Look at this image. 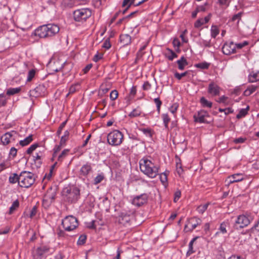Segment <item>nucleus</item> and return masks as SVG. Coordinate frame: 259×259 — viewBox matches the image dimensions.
Returning a JSON list of instances; mask_svg holds the SVG:
<instances>
[{
    "instance_id": "nucleus-1",
    "label": "nucleus",
    "mask_w": 259,
    "mask_h": 259,
    "mask_svg": "<svg viewBox=\"0 0 259 259\" xmlns=\"http://www.w3.org/2000/svg\"><path fill=\"white\" fill-rule=\"evenodd\" d=\"M60 28L57 25L48 24L39 26L35 30L34 35L40 38L51 37L59 31Z\"/></svg>"
},
{
    "instance_id": "nucleus-2",
    "label": "nucleus",
    "mask_w": 259,
    "mask_h": 259,
    "mask_svg": "<svg viewBox=\"0 0 259 259\" xmlns=\"http://www.w3.org/2000/svg\"><path fill=\"white\" fill-rule=\"evenodd\" d=\"M140 168L142 172L151 178L158 175V167L147 158H143L140 161Z\"/></svg>"
},
{
    "instance_id": "nucleus-3",
    "label": "nucleus",
    "mask_w": 259,
    "mask_h": 259,
    "mask_svg": "<svg viewBox=\"0 0 259 259\" xmlns=\"http://www.w3.org/2000/svg\"><path fill=\"white\" fill-rule=\"evenodd\" d=\"M19 179V186L23 188L30 187L35 182L34 175L27 171H23L21 172Z\"/></svg>"
},
{
    "instance_id": "nucleus-4",
    "label": "nucleus",
    "mask_w": 259,
    "mask_h": 259,
    "mask_svg": "<svg viewBox=\"0 0 259 259\" xmlns=\"http://www.w3.org/2000/svg\"><path fill=\"white\" fill-rule=\"evenodd\" d=\"M63 195L68 202L74 203L80 198V190L75 187L70 189L66 188L63 191Z\"/></svg>"
},
{
    "instance_id": "nucleus-5",
    "label": "nucleus",
    "mask_w": 259,
    "mask_h": 259,
    "mask_svg": "<svg viewBox=\"0 0 259 259\" xmlns=\"http://www.w3.org/2000/svg\"><path fill=\"white\" fill-rule=\"evenodd\" d=\"M253 220L252 217L248 214L239 215L233 225V228L237 230H240L248 226Z\"/></svg>"
},
{
    "instance_id": "nucleus-6",
    "label": "nucleus",
    "mask_w": 259,
    "mask_h": 259,
    "mask_svg": "<svg viewBox=\"0 0 259 259\" xmlns=\"http://www.w3.org/2000/svg\"><path fill=\"white\" fill-rule=\"evenodd\" d=\"M123 134L119 131L114 130L110 132L107 136V141L112 146L120 145L123 140Z\"/></svg>"
},
{
    "instance_id": "nucleus-7",
    "label": "nucleus",
    "mask_w": 259,
    "mask_h": 259,
    "mask_svg": "<svg viewBox=\"0 0 259 259\" xmlns=\"http://www.w3.org/2000/svg\"><path fill=\"white\" fill-rule=\"evenodd\" d=\"M62 225L65 230L71 231L77 227L78 223L77 219L72 216L66 217L62 221Z\"/></svg>"
},
{
    "instance_id": "nucleus-8",
    "label": "nucleus",
    "mask_w": 259,
    "mask_h": 259,
    "mask_svg": "<svg viewBox=\"0 0 259 259\" xmlns=\"http://www.w3.org/2000/svg\"><path fill=\"white\" fill-rule=\"evenodd\" d=\"M92 15V11L90 9L83 8L77 9L73 12L74 19L76 21H85Z\"/></svg>"
},
{
    "instance_id": "nucleus-9",
    "label": "nucleus",
    "mask_w": 259,
    "mask_h": 259,
    "mask_svg": "<svg viewBox=\"0 0 259 259\" xmlns=\"http://www.w3.org/2000/svg\"><path fill=\"white\" fill-rule=\"evenodd\" d=\"M56 195L55 191H52V188L47 190L42 200V205L45 208L47 209L51 206L55 199Z\"/></svg>"
},
{
    "instance_id": "nucleus-10",
    "label": "nucleus",
    "mask_w": 259,
    "mask_h": 259,
    "mask_svg": "<svg viewBox=\"0 0 259 259\" xmlns=\"http://www.w3.org/2000/svg\"><path fill=\"white\" fill-rule=\"evenodd\" d=\"M202 221L198 218L194 217L190 219L188 224L185 226L186 231H192L201 224Z\"/></svg>"
},
{
    "instance_id": "nucleus-11",
    "label": "nucleus",
    "mask_w": 259,
    "mask_h": 259,
    "mask_svg": "<svg viewBox=\"0 0 259 259\" xmlns=\"http://www.w3.org/2000/svg\"><path fill=\"white\" fill-rule=\"evenodd\" d=\"M148 197L147 194L145 193L137 196L133 199L132 203L134 205L140 207L147 203Z\"/></svg>"
},
{
    "instance_id": "nucleus-12",
    "label": "nucleus",
    "mask_w": 259,
    "mask_h": 259,
    "mask_svg": "<svg viewBox=\"0 0 259 259\" xmlns=\"http://www.w3.org/2000/svg\"><path fill=\"white\" fill-rule=\"evenodd\" d=\"M50 248L48 245H41L37 248L33 259H41L42 256L50 251Z\"/></svg>"
},
{
    "instance_id": "nucleus-13",
    "label": "nucleus",
    "mask_w": 259,
    "mask_h": 259,
    "mask_svg": "<svg viewBox=\"0 0 259 259\" xmlns=\"http://www.w3.org/2000/svg\"><path fill=\"white\" fill-rule=\"evenodd\" d=\"M133 216L125 212H122L120 213L118 217V222L123 225L126 226L129 224Z\"/></svg>"
},
{
    "instance_id": "nucleus-14",
    "label": "nucleus",
    "mask_w": 259,
    "mask_h": 259,
    "mask_svg": "<svg viewBox=\"0 0 259 259\" xmlns=\"http://www.w3.org/2000/svg\"><path fill=\"white\" fill-rule=\"evenodd\" d=\"M208 116V113L207 111L202 110L195 114L193 116L194 121L199 123H205L206 120L205 117Z\"/></svg>"
},
{
    "instance_id": "nucleus-15",
    "label": "nucleus",
    "mask_w": 259,
    "mask_h": 259,
    "mask_svg": "<svg viewBox=\"0 0 259 259\" xmlns=\"http://www.w3.org/2000/svg\"><path fill=\"white\" fill-rule=\"evenodd\" d=\"M223 53L227 55L236 53V47L233 42H230L229 44L226 43L222 47Z\"/></svg>"
},
{
    "instance_id": "nucleus-16",
    "label": "nucleus",
    "mask_w": 259,
    "mask_h": 259,
    "mask_svg": "<svg viewBox=\"0 0 259 259\" xmlns=\"http://www.w3.org/2000/svg\"><path fill=\"white\" fill-rule=\"evenodd\" d=\"M243 180V176L241 174H236L229 176L226 180V185H229L231 184L238 182Z\"/></svg>"
},
{
    "instance_id": "nucleus-17",
    "label": "nucleus",
    "mask_w": 259,
    "mask_h": 259,
    "mask_svg": "<svg viewBox=\"0 0 259 259\" xmlns=\"http://www.w3.org/2000/svg\"><path fill=\"white\" fill-rule=\"evenodd\" d=\"M45 90V87L44 85L40 84L34 89L30 91L31 96L37 97L44 95Z\"/></svg>"
},
{
    "instance_id": "nucleus-18",
    "label": "nucleus",
    "mask_w": 259,
    "mask_h": 259,
    "mask_svg": "<svg viewBox=\"0 0 259 259\" xmlns=\"http://www.w3.org/2000/svg\"><path fill=\"white\" fill-rule=\"evenodd\" d=\"M208 92L213 96H217L220 93V87L213 82H211L208 85Z\"/></svg>"
},
{
    "instance_id": "nucleus-19",
    "label": "nucleus",
    "mask_w": 259,
    "mask_h": 259,
    "mask_svg": "<svg viewBox=\"0 0 259 259\" xmlns=\"http://www.w3.org/2000/svg\"><path fill=\"white\" fill-rule=\"evenodd\" d=\"M92 166L90 163H87L85 164L82 165L80 170V174L83 176H88L92 171Z\"/></svg>"
},
{
    "instance_id": "nucleus-20",
    "label": "nucleus",
    "mask_w": 259,
    "mask_h": 259,
    "mask_svg": "<svg viewBox=\"0 0 259 259\" xmlns=\"http://www.w3.org/2000/svg\"><path fill=\"white\" fill-rule=\"evenodd\" d=\"M120 40L123 46H127L131 43V37L127 34H121L120 36Z\"/></svg>"
},
{
    "instance_id": "nucleus-21",
    "label": "nucleus",
    "mask_w": 259,
    "mask_h": 259,
    "mask_svg": "<svg viewBox=\"0 0 259 259\" xmlns=\"http://www.w3.org/2000/svg\"><path fill=\"white\" fill-rule=\"evenodd\" d=\"M164 55L169 60L172 61L174 58H177L178 55L172 50L167 48Z\"/></svg>"
},
{
    "instance_id": "nucleus-22",
    "label": "nucleus",
    "mask_w": 259,
    "mask_h": 259,
    "mask_svg": "<svg viewBox=\"0 0 259 259\" xmlns=\"http://www.w3.org/2000/svg\"><path fill=\"white\" fill-rule=\"evenodd\" d=\"M12 137V134L7 133L1 137V142L4 145H7L10 142V139Z\"/></svg>"
},
{
    "instance_id": "nucleus-23",
    "label": "nucleus",
    "mask_w": 259,
    "mask_h": 259,
    "mask_svg": "<svg viewBox=\"0 0 259 259\" xmlns=\"http://www.w3.org/2000/svg\"><path fill=\"white\" fill-rule=\"evenodd\" d=\"M74 3V0H62L61 6L65 8H71L73 7Z\"/></svg>"
},
{
    "instance_id": "nucleus-24",
    "label": "nucleus",
    "mask_w": 259,
    "mask_h": 259,
    "mask_svg": "<svg viewBox=\"0 0 259 259\" xmlns=\"http://www.w3.org/2000/svg\"><path fill=\"white\" fill-rule=\"evenodd\" d=\"M200 103L203 107L211 108L212 105V103L211 102L207 100L204 97H202L200 99Z\"/></svg>"
},
{
    "instance_id": "nucleus-25",
    "label": "nucleus",
    "mask_w": 259,
    "mask_h": 259,
    "mask_svg": "<svg viewBox=\"0 0 259 259\" xmlns=\"http://www.w3.org/2000/svg\"><path fill=\"white\" fill-rule=\"evenodd\" d=\"M199 238V237L197 236L194 237L192 239V240L190 242L189 244V249L187 252V255H190L193 253L194 252V251L193 250V245L194 242Z\"/></svg>"
},
{
    "instance_id": "nucleus-26",
    "label": "nucleus",
    "mask_w": 259,
    "mask_h": 259,
    "mask_svg": "<svg viewBox=\"0 0 259 259\" xmlns=\"http://www.w3.org/2000/svg\"><path fill=\"white\" fill-rule=\"evenodd\" d=\"M32 136V135H30L23 140H21L19 142L20 145L22 146H25L28 145L33 140Z\"/></svg>"
},
{
    "instance_id": "nucleus-27",
    "label": "nucleus",
    "mask_w": 259,
    "mask_h": 259,
    "mask_svg": "<svg viewBox=\"0 0 259 259\" xmlns=\"http://www.w3.org/2000/svg\"><path fill=\"white\" fill-rule=\"evenodd\" d=\"M21 91V88H9L7 91V95L9 96L14 95L19 93Z\"/></svg>"
},
{
    "instance_id": "nucleus-28",
    "label": "nucleus",
    "mask_w": 259,
    "mask_h": 259,
    "mask_svg": "<svg viewBox=\"0 0 259 259\" xmlns=\"http://www.w3.org/2000/svg\"><path fill=\"white\" fill-rule=\"evenodd\" d=\"M191 72H192V71L191 70L186 71L182 73H179L176 72L175 73L174 76L178 80H181L183 77L190 75Z\"/></svg>"
},
{
    "instance_id": "nucleus-29",
    "label": "nucleus",
    "mask_w": 259,
    "mask_h": 259,
    "mask_svg": "<svg viewBox=\"0 0 259 259\" xmlns=\"http://www.w3.org/2000/svg\"><path fill=\"white\" fill-rule=\"evenodd\" d=\"M255 232H259V219L254 223L253 226L250 229L247 230V232L251 233H254Z\"/></svg>"
},
{
    "instance_id": "nucleus-30",
    "label": "nucleus",
    "mask_w": 259,
    "mask_h": 259,
    "mask_svg": "<svg viewBox=\"0 0 259 259\" xmlns=\"http://www.w3.org/2000/svg\"><path fill=\"white\" fill-rule=\"evenodd\" d=\"M258 80L259 76L257 72L253 73V74H250L248 75V81L249 82H254Z\"/></svg>"
},
{
    "instance_id": "nucleus-31",
    "label": "nucleus",
    "mask_w": 259,
    "mask_h": 259,
    "mask_svg": "<svg viewBox=\"0 0 259 259\" xmlns=\"http://www.w3.org/2000/svg\"><path fill=\"white\" fill-rule=\"evenodd\" d=\"M142 111L139 107L134 109L128 115L130 117H136L141 115Z\"/></svg>"
},
{
    "instance_id": "nucleus-32",
    "label": "nucleus",
    "mask_w": 259,
    "mask_h": 259,
    "mask_svg": "<svg viewBox=\"0 0 259 259\" xmlns=\"http://www.w3.org/2000/svg\"><path fill=\"white\" fill-rule=\"evenodd\" d=\"M19 176L16 174H13L9 177V182L12 184H15L18 182L19 184Z\"/></svg>"
},
{
    "instance_id": "nucleus-33",
    "label": "nucleus",
    "mask_w": 259,
    "mask_h": 259,
    "mask_svg": "<svg viewBox=\"0 0 259 259\" xmlns=\"http://www.w3.org/2000/svg\"><path fill=\"white\" fill-rule=\"evenodd\" d=\"M219 29L215 25H212L211 28V36L213 38H215L219 33Z\"/></svg>"
},
{
    "instance_id": "nucleus-34",
    "label": "nucleus",
    "mask_w": 259,
    "mask_h": 259,
    "mask_svg": "<svg viewBox=\"0 0 259 259\" xmlns=\"http://www.w3.org/2000/svg\"><path fill=\"white\" fill-rule=\"evenodd\" d=\"M209 63H208L206 62H203L199 63L196 64L195 66L196 68H200L202 69H208L209 66Z\"/></svg>"
},
{
    "instance_id": "nucleus-35",
    "label": "nucleus",
    "mask_w": 259,
    "mask_h": 259,
    "mask_svg": "<svg viewBox=\"0 0 259 259\" xmlns=\"http://www.w3.org/2000/svg\"><path fill=\"white\" fill-rule=\"evenodd\" d=\"M19 202L18 200H15L10 207L9 214H12L19 207Z\"/></svg>"
},
{
    "instance_id": "nucleus-36",
    "label": "nucleus",
    "mask_w": 259,
    "mask_h": 259,
    "mask_svg": "<svg viewBox=\"0 0 259 259\" xmlns=\"http://www.w3.org/2000/svg\"><path fill=\"white\" fill-rule=\"evenodd\" d=\"M69 135V132L68 131H66L64 132V135L61 138L60 142L61 145H65L66 142L68 140Z\"/></svg>"
},
{
    "instance_id": "nucleus-37",
    "label": "nucleus",
    "mask_w": 259,
    "mask_h": 259,
    "mask_svg": "<svg viewBox=\"0 0 259 259\" xmlns=\"http://www.w3.org/2000/svg\"><path fill=\"white\" fill-rule=\"evenodd\" d=\"M228 226L229 223L228 222H224L222 223H221L219 229L220 232L223 234L226 233L227 232L226 228Z\"/></svg>"
},
{
    "instance_id": "nucleus-38",
    "label": "nucleus",
    "mask_w": 259,
    "mask_h": 259,
    "mask_svg": "<svg viewBox=\"0 0 259 259\" xmlns=\"http://www.w3.org/2000/svg\"><path fill=\"white\" fill-rule=\"evenodd\" d=\"M249 109V107H247L246 109H242L239 111V113L237 115L236 117L238 119H240L243 117H244L247 113V110Z\"/></svg>"
},
{
    "instance_id": "nucleus-39",
    "label": "nucleus",
    "mask_w": 259,
    "mask_h": 259,
    "mask_svg": "<svg viewBox=\"0 0 259 259\" xmlns=\"http://www.w3.org/2000/svg\"><path fill=\"white\" fill-rule=\"evenodd\" d=\"M162 117L163 119L164 126L165 128L167 129L168 128V124L170 121V118L169 117L168 115L167 114H163L162 115Z\"/></svg>"
},
{
    "instance_id": "nucleus-40",
    "label": "nucleus",
    "mask_w": 259,
    "mask_h": 259,
    "mask_svg": "<svg viewBox=\"0 0 259 259\" xmlns=\"http://www.w3.org/2000/svg\"><path fill=\"white\" fill-rule=\"evenodd\" d=\"M208 203H206L204 205H201L197 207V210L200 213H203L207 208Z\"/></svg>"
},
{
    "instance_id": "nucleus-41",
    "label": "nucleus",
    "mask_w": 259,
    "mask_h": 259,
    "mask_svg": "<svg viewBox=\"0 0 259 259\" xmlns=\"http://www.w3.org/2000/svg\"><path fill=\"white\" fill-rule=\"evenodd\" d=\"M39 146L38 144L35 143L30 146L26 151V153L28 154H30Z\"/></svg>"
},
{
    "instance_id": "nucleus-42",
    "label": "nucleus",
    "mask_w": 259,
    "mask_h": 259,
    "mask_svg": "<svg viewBox=\"0 0 259 259\" xmlns=\"http://www.w3.org/2000/svg\"><path fill=\"white\" fill-rule=\"evenodd\" d=\"M69 152L68 149H64L58 157V161H62L64 158L67 155Z\"/></svg>"
},
{
    "instance_id": "nucleus-43",
    "label": "nucleus",
    "mask_w": 259,
    "mask_h": 259,
    "mask_svg": "<svg viewBox=\"0 0 259 259\" xmlns=\"http://www.w3.org/2000/svg\"><path fill=\"white\" fill-rule=\"evenodd\" d=\"M87 239V236L85 235H81L79 237V239L77 241V244L78 245H83L85 243Z\"/></svg>"
},
{
    "instance_id": "nucleus-44",
    "label": "nucleus",
    "mask_w": 259,
    "mask_h": 259,
    "mask_svg": "<svg viewBox=\"0 0 259 259\" xmlns=\"http://www.w3.org/2000/svg\"><path fill=\"white\" fill-rule=\"evenodd\" d=\"M6 103V96L4 94H0V107L5 106Z\"/></svg>"
},
{
    "instance_id": "nucleus-45",
    "label": "nucleus",
    "mask_w": 259,
    "mask_h": 259,
    "mask_svg": "<svg viewBox=\"0 0 259 259\" xmlns=\"http://www.w3.org/2000/svg\"><path fill=\"white\" fill-rule=\"evenodd\" d=\"M179 107V104L177 103H174L169 108V111L175 114Z\"/></svg>"
},
{
    "instance_id": "nucleus-46",
    "label": "nucleus",
    "mask_w": 259,
    "mask_h": 259,
    "mask_svg": "<svg viewBox=\"0 0 259 259\" xmlns=\"http://www.w3.org/2000/svg\"><path fill=\"white\" fill-rule=\"evenodd\" d=\"M204 24V20L203 18H200L198 19L194 23V27L195 28H199L202 25Z\"/></svg>"
},
{
    "instance_id": "nucleus-47",
    "label": "nucleus",
    "mask_w": 259,
    "mask_h": 259,
    "mask_svg": "<svg viewBox=\"0 0 259 259\" xmlns=\"http://www.w3.org/2000/svg\"><path fill=\"white\" fill-rule=\"evenodd\" d=\"M137 0H123L122 6L123 7H125L128 4H130L131 6L132 5H135L136 3Z\"/></svg>"
},
{
    "instance_id": "nucleus-48",
    "label": "nucleus",
    "mask_w": 259,
    "mask_h": 259,
    "mask_svg": "<svg viewBox=\"0 0 259 259\" xmlns=\"http://www.w3.org/2000/svg\"><path fill=\"white\" fill-rule=\"evenodd\" d=\"M248 45V41H244L242 43L235 44H234V46L236 47V49H241L243 47H244Z\"/></svg>"
},
{
    "instance_id": "nucleus-49",
    "label": "nucleus",
    "mask_w": 259,
    "mask_h": 259,
    "mask_svg": "<svg viewBox=\"0 0 259 259\" xmlns=\"http://www.w3.org/2000/svg\"><path fill=\"white\" fill-rule=\"evenodd\" d=\"M154 101L155 103L156 104L157 110L158 112V113H159L160 107L162 104V102L160 100L159 98L154 99Z\"/></svg>"
},
{
    "instance_id": "nucleus-50",
    "label": "nucleus",
    "mask_w": 259,
    "mask_h": 259,
    "mask_svg": "<svg viewBox=\"0 0 259 259\" xmlns=\"http://www.w3.org/2000/svg\"><path fill=\"white\" fill-rule=\"evenodd\" d=\"M118 92L116 90H113L110 94V98L111 100H115L118 97Z\"/></svg>"
},
{
    "instance_id": "nucleus-51",
    "label": "nucleus",
    "mask_w": 259,
    "mask_h": 259,
    "mask_svg": "<svg viewBox=\"0 0 259 259\" xmlns=\"http://www.w3.org/2000/svg\"><path fill=\"white\" fill-rule=\"evenodd\" d=\"M66 122H67V120L63 122L59 126V128H58V130L57 132V135L58 136H60L61 132H62V131L63 130V128L64 127V126H65L66 124Z\"/></svg>"
},
{
    "instance_id": "nucleus-52",
    "label": "nucleus",
    "mask_w": 259,
    "mask_h": 259,
    "mask_svg": "<svg viewBox=\"0 0 259 259\" xmlns=\"http://www.w3.org/2000/svg\"><path fill=\"white\" fill-rule=\"evenodd\" d=\"M35 72L34 70L32 69L28 72L27 76V81H30L34 77Z\"/></svg>"
},
{
    "instance_id": "nucleus-53",
    "label": "nucleus",
    "mask_w": 259,
    "mask_h": 259,
    "mask_svg": "<svg viewBox=\"0 0 259 259\" xmlns=\"http://www.w3.org/2000/svg\"><path fill=\"white\" fill-rule=\"evenodd\" d=\"M104 177L102 175H98L94 179V184H98L103 180Z\"/></svg>"
},
{
    "instance_id": "nucleus-54",
    "label": "nucleus",
    "mask_w": 259,
    "mask_h": 259,
    "mask_svg": "<svg viewBox=\"0 0 259 259\" xmlns=\"http://www.w3.org/2000/svg\"><path fill=\"white\" fill-rule=\"evenodd\" d=\"M207 5V3H206L204 4V5H201V6H198L197 7V8H196L197 10V12H205L206 11V6Z\"/></svg>"
},
{
    "instance_id": "nucleus-55",
    "label": "nucleus",
    "mask_w": 259,
    "mask_h": 259,
    "mask_svg": "<svg viewBox=\"0 0 259 259\" xmlns=\"http://www.w3.org/2000/svg\"><path fill=\"white\" fill-rule=\"evenodd\" d=\"M160 180L163 184L167 182V175L165 173L162 172L160 175Z\"/></svg>"
},
{
    "instance_id": "nucleus-56",
    "label": "nucleus",
    "mask_w": 259,
    "mask_h": 259,
    "mask_svg": "<svg viewBox=\"0 0 259 259\" xmlns=\"http://www.w3.org/2000/svg\"><path fill=\"white\" fill-rule=\"evenodd\" d=\"M181 192L180 190H177L175 193V197H174V201L175 202H176L178 201V200L179 199V198L181 197Z\"/></svg>"
},
{
    "instance_id": "nucleus-57",
    "label": "nucleus",
    "mask_w": 259,
    "mask_h": 259,
    "mask_svg": "<svg viewBox=\"0 0 259 259\" xmlns=\"http://www.w3.org/2000/svg\"><path fill=\"white\" fill-rule=\"evenodd\" d=\"M79 84H73L72 85L69 89V94H73L74 93H75L77 89H76V86L78 85Z\"/></svg>"
},
{
    "instance_id": "nucleus-58",
    "label": "nucleus",
    "mask_w": 259,
    "mask_h": 259,
    "mask_svg": "<svg viewBox=\"0 0 259 259\" xmlns=\"http://www.w3.org/2000/svg\"><path fill=\"white\" fill-rule=\"evenodd\" d=\"M177 63L178 65V68L181 70H183L185 66L188 65V64H185L184 62H181L180 61H177Z\"/></svg>"
},
{
    "instance_id": "nucleus-59",
    "label": "nucleus",
    "mask_w": 259,
    "mask_h": 259,
    "mask_svg": "<svg viewBox=\"0 0 259 259\" xmlns=\"http://www.w3.org/2000/svg\"><path fill=\"white\" fill-rule=\"evenodd\" d=\"M142 88L144 90L147 91L151 89V85L148 81H146L143 84Z\"/></svg>"
},
{
    "instance_id": "nucleus-60",
    "label": "nucleus",
    "mask_w": 259,
    "mask_h": 259,
    "mask_svg": "<svg viewBox=\"0 0 259 259\" xmlns=\"http://www.w3.org/2000/svg\"><path fill=\"white\" fill-rule=\"evenodd\" d=\"M242 13L241 12L238 13L237 14L234 15L232 18V21H235L236 20H240L241 18Z\"/></svg>"
},
{
    "instance_id": "nucleus-61",
    "label": "nucleus",
    "mask_w": 259,
    "mask_h": 259,
    "mask_svg": "<svg viewBox=\"0 0 259 259\" xmlns=\"http://www.w3.org/2000/svg\"><path fill=\"white\" fill-rule=\"evenodd\" d=\"M97 223H98L97 221H92L90 223V225L88 226V228L92 229H95L97 227Z\"/></svg>"
},
{
    "instance_id": "nucleus-62",
    "label": "nucleus",
    "mask_w": 259,
    "mask_h": 259,
    "mask_svg": "<svg viewBox=\"0 0 259 259\" xmlns=\"http://www.w3.org/2000/svg\"><path fill=\"white\" fill-rule=\"evenodd\" d=\"M141 131L144 133V134L146 135L147 136L149 137L152 136L151 131L150 128H143L141 130Z\"/></svg>"
},
{
    "instance_id": "nucleus-63",
    "label": "nucleus",
    "mask_w": 259,
    "mask_h": 259,
    "mask_svg": "<svg viewBox=\"0 0 259 259\" xmlns=\"http://www.w3.org/2000/svg\"><path fill=\"white\" fill-rule=\"evenodd\" d=\"M246 139L242 137L236 138L234 140V142L236 144L243 143L245 141Z\"/></svg>"
},
{
    "instance_id": "nucleus-64",
    "label": "nucleus",
    "mask_w": 259,
    "mask_h": 259,
    "mask_svg": "<svg viewBox=\"0 0 259 259\" xmlns=\"http://www.w3.org/2000/svg\"><path fill=\"white\" fill-rule=\"evenodd\" d=\"M102 47L107 49H109L111 47V45L109 40L106 39V40H105Z\"/></svg>"
}]
</instances>
